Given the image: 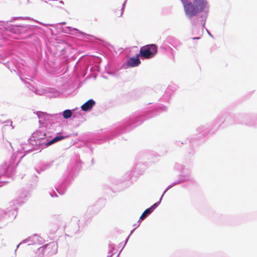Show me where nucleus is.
I'll list each match as a JSON object with an SVG mask.
<instances>
[{"instance_id":"nucleus-1","label":"nucleus","mask_w":257,"mask_h":257,"mask_svg":"<svg viewBox=\"0 0 257 257\" xmlns=\"http://www.w3.org/2000/svg\"><path fill=\"white\" fill-rule=\"evenodd\" d=\"M167 107L163 104H158L143 113H134L129 117L125 118L115 127V130L111 133L99 137L94 141L95 143L101 144L104 141L112 139L118 134L128 132L141 124L144 121L159 115L161 112L166 111Z\"/></svg>"},{"instance_id":"nucleus-2","label":"nucleus","mask_w":257,"mask_h":257,"mask_svg":"<svg viewBox=\"0 0 257 257\" xmlns=\"http://www.w3.org/2000/svg\"><path fill=\"white\" fill-rule=\"evenodd\" d=\"M180 1L183 5L186 17L193 26V35L200 36L192 38V39L199 40L202 35L208 15V10H206L207 1L195 0L192 3L190 0H180Z\"/></svg>"},{"instance_id":"nucleus-3","label":"nucleus","mask_w":257,"mask_h":257,"mask_svg":"<svg viewBox=\"0 0 257 257\" xmlns=\"http://www.w3.org/2000/svg\"><path fill=\"white\" fill-rule=\"evenodd\" d=\"M50 137V133L46 131L45 127L43 126L33 133L31 138L33 139L35 143L37 144L39 146L43 145L45 147H48L66 138L67 136H64L61 134H58L55 137L49 140Z\"/></svg>"},{"instance_id":"nucleus-4","label":"nucleus","mask_w":257,"mask_h":257,"mask_svg":"<svg viewBox=\"0 0 257 257\" xmlns=\"http://www.w3.org/2000/svg\"><path fill=\"white\" fill-rule=\"evenodd\" d=\"M81 168V163L79 161L73 162L68 165L67 177L63 182L55 187L57 192L59 194L63 195L65 193L67 187L73 180V177L77 175Z\"/></svg>"},{"instance_id":"nucleus-5","label":"nucleus","mask_w":257,"mask_h":257,"mask_svg":"<svg viewBox=\"0 0 257 257\" xmlns=\"http://www.w3.org/2000/svg\"><path fill=\"white\" fill-rule=\"evenodd\" d=\"M229 116H231V114L227 112H223L218 116L212 123L201 125L198 127L196 132L197 135L199 136L198 137H204L211 132H213L218 129L221 124Z\"/></svg>"},{"instance_id":"nucleus-6","label":"nucleus","mask_w":257,"mask_h":257,"mask_svg":"<svg viewBox=\"0 0 257 257\" xmlns=\"http://www.w3.org/2000/svg\"><path fill=\"white\" fill-rule=\"evenodd\" d=\"M0 25V36L1 38L7 40L11 37V34L20 35L25 32L26 27L21 25H13L4 22L1 23Z\"/></svg>"},{"instance_id":"nucleus-7","label":"nucleus","mask_w":257,"mask_h":257,"mask_svg":"<svg viewBox=\"0 0 257 257\" xmlns=\"http://www.w3.org/2000/svg\"><path fill=\"white\" fill-rule=\"evenodd\" d=\"M187 180V179H183L181 180L180 181H179L178 182H174L169 185L164 190L163 192L162 196H161L159 201L155 203L153 205H152L151 207L149 208L146 209L144 212L142 213V215L140 217V220H143L145 219H146L149 215H150L154 210L160 204L161 201L162 200V198L164 195V194L171 188L179 184V183L183 181Z\"/></svg>"},{"instance_id":"nucleus-8","label":"nucleus","mask_w":257,"mask_h":257,"mask_svg":"<svg viewBox=\"0 0 257 257\" xmlns=\"http://www.w3.org/2000/svg\"><path fill=\"white\" fill-rule=\"evenodd\" d=\"M158 52V46L154 44L145 45L141 47L138 55L142 59H150L153 58Z\"/></svg>"},{"instance_id":"nucleus-9","label":"nucleus","mask_w":257,"mask_h":257,"mask_svg":"<svg viewBox=\"0 0 257 257\" xmlns=\"http://www.w3.org/2000/svg\"><path fill=\"white\" fill-rule=\"evenodd\" d=\"M58 245L55 242H51L43 245L38 248L40 257H43L45 254L46 256H50L57 252Z\"/></svg>"},{"instance_id":"nucleus-10","label":"nucleus","mask_w":257,"mask_h":257,"mask_svg":"<svg viewBox=\"0 0 257 257\" xmlns=\"http://www.w3.org/2000/svg\"><path fill=\"white\" fill-rule=\"evenodd\" d=\"M79 219L76 216L71 218L70 223L65 227L66 235L70 237L75 235L79 231Z\"/></svg>"},{"instance_id":"nucleus-11","label":"nucleus","mask_w":257,"mask_h":257,"mask_svg":"<svg viewBox=\"0 0 257 257\" xmlns=\"http://www.w3.org/2000/svg\"><path fill=\"white\" fill-rule=\"evenodd\" d=\"M174 169L182 173V174L178 176L179 179L176 182H178L181 180L186 179H187V180L183 181L180 182L179 183L180 184L183 182L191 181L192 180V177L191 176L190 170L188 168H186L184 165L178 163H176L174 165Z\"/></svg>"},{"instance_id":"nucleus-12","label":"nucleus","mask_w":257,"mask_h":257,"mask_svg":"<svg viewBox=\"0 0 257 257\" xmlns=\"http://www.w3.org/2000/svg\"><path fill=\"white\" fill-rule=\"evenodd\" d=\"M15 171V169L13 167L8 166L7 164L2 167L0 170V187L9 182L8 180L4 179V178H9L11 175L14 174Z\"/></svg>"},{"instance_id":"nucleus-13","label":"nucleus","mask_w":257,"mask_h":257,"mask_svg":"<svg viewBox=\"0 0 257 257\" xmlns=\"http://www.w3.org/2000/svg\"><path fill=\"white\" fill-rule=\"evenodd\" d=\"M41 149V147L35 143L32 138H30L27 141V143L21 144V149L20 151L21 153L27 154L35 150H40Z\"/></svg>"},{"instance_id":"nucleus-14","label":"nucleus","mask_w":257,"mask_h":257,"mask_svg":"<svg viewBox=\"0 0 257 257\" xmlns=\"http://www.w3.org/2000/svg\"><path fill=\"white\" fill-rule=\"evenodd\" d=\"M36 113L39 119V122L40 124H44L45 121L52 120L53 118L56 119L61 117V113L51 114L42 111H37Z\"/></svg>"},{"instance_id":"nucleus-15","label":"nucleus","mask_w":257,"mask_h":257,"mask_svg":"<svg viewBox=\"0 0 257 257\" xmlns=\"http://www.w3.org/2000/svg\"><path fill=\"white\" fill-rule=\"evenodd\" d=\"M43 240L42 238V237L38 236L37 234H34L32 236L28 237L26 239L23 240L21 243H20L17 246V248L16 249L15 251L17 250V248L22 243H28L29 245H30L36 243L41 244L43 243Z\"/></svg>"},{"instance_id":"nucleus-16","label":"nucleus","mask_w":257,"mask_h":257,"mask_svg":"<svg viewBox=\"0 0 257 257\" xmlns=\"http://www.w3.org/2000/svg\"><path fill=\"white\" fill-rule=\"evenodd\" d=\"M53 163V161H49L46 163H41L37 165L35 170L38 174H40L42 172L45 171L50 168Z\"/></svg>"},{"instance_id":"nucleus-17","label":"nucleus","mask_w":257,"mask_h":257,"mask_svg":"<svg viewBox=\"0 0 257 257\" xmlns=\"http://www.w3.org/2000/svg\"><path fill=\"white\" fill-rule=\"evenodd\" d=\"M140 55L138 54L136 56H133L127 60V65L130 67H135L138 66L141 63L139 58Z\"/></svg>"},{"instance_id":"nucleus-18","label":"nucleus","mask_w":257,"mask_h":257,"mask_svg":"<svg viewBox=\"0 0 257 257\" xmlns=\"http://www.w3.org/2000/svg\"><path fill=\"white\" fill-rule=\"evenodd\" d=\"M95 103V101L93 99H90L81 105V108L82 111H89L91 110Z\"/></svg>"},{"instance_id":"nucleus-19","label":"nucleus","mask_w":257,"mask_h":257,"mask_svg":"<svg viewBox=\"0 0 257 257\" xmlns=\"http://www.w3.org/2000/svg\"><path fill=\"white\" fill-rule=\"evenodd\" d=\"M8 217V222L14 219L17 215V211L15 209L5 210Z\"/></svg>"},{"instance_id":"nucleus-20","label":"nucleus","mask_w":257,"mask_h":257,"mask_svg":"<svg viewBox=\"0 0 257 257\" xmlns=\"http://www.w3.org/2000/svg\"><path fill=\"white\" fill-rule=\"evenodd\" d=\"M167 41L168 43L176 48L180 47L181 45V42L177 39L172 36L167 37Z\"/></svg>"},{"instance_id":"nucleus-21","label":"nucleus","mask_w":257,"mask_h":257,"mask_svg":"<svg viewBox=\"0 0 257 257\" xmlns=\"http://www.w3.org/2000/svg\"><path fill=\"white\" fill-rule=\"evenodd\" d=\"M0 221L2 223L3 226L6 225L8 222V217L5 210H0Z\"/></svg>"},{"instance_id":"nucleus-22","label":"nucleus","mask_w":257,"mask_h":257,"mask_svg":"<svg viewBox=\"0 0 257 257\" xmlns=\"http://www.w3.org/2000/svg\"><path fill=\"white\" fill-rule=\"evenodd\" d=\"M63 32L65 33L73 35L76 32H78V30L75 28H72L70 27H67L65 29L63 30Z\"/></svg>"},{"instance_id":"nucleus-23","label":"nucleus","mask_w":257,"mask_h":257,"mask_svg":"<svg viewBox=\"0 0 257 257\" xmlns=\"http://www.w3.org/2000/svg\"><path fill=\"white\" fill-rule=\"evenodd\" d=\"M62 114L65 119H69L72 115V110L69 109H65L62 112Z\"/></svg>"},{"instance_id":"nucleus-24","label":"nucleus","mask_w":257,"mask_h":257,"mask_svg":"<svg viewBox=\"0 0 257 257\" xmlns=\"http://www.w3.org/2000/svg\"><path fill=\"white\" fill-rule=\"evenodd\" d=\"M54 219L57 222V224L59 226L62 224V221L63 220V217L60 215H57L54 217Z\"/></svg>"},{"instance_id":"nucleus-25","label":"nucleus","mask_w":257,"mask_h":257,"mask_svg":"<svg viewBox=\"0 0 257 257\" xmlns=\"http://www.w3.org/2000/svg\"><path fill=\"white\" fill-rule=\"evenodd\" d=\"M115 248V245L113 243H109L108 244V254H113V251Z\"/></svg>"},{"instance_id":"nucleus-26","label":"nucleus","mask_w":257,"mask_h":257,"mask_svg":"<svg viewBox=\"0 0 257 257\" xmlns=\"http://www.w3.org/2000/svg\"><path fill=\"white\" fill-rule=\"evenodd\" d=\"M48 92L53 93L54 96H56L57 95H59V92L56 90L55 88H49Z\"/></svg>"},{"instance_id":"nucleus-27","label":"nucleus","mask_w":257,"mask_h":257,"mask_svg":"<svg viewBox=\"0 0 257 257\" xmlns=\"http://www.w3.org/2000/svg\"><path fill=\"white\" fill-rule=\"evenodd\" d=\"M133 171H131L130 172H128L126 175H125V177L124 179V181H125V180H129L131 178L132 176H133Z\"/></svg>"},{"instance_id":"nucleus-28","label":"nucleus","mask_w":257,"mask_h":257,"mask_svg":"<svg viewBox=\"0 0 257 257\" xmlns=\"http://www.w3.org/2000/svg\"><path fill=\"white\" fill-rule=\"evenodd\" d=\"M126 1L127 0H125L124 2H123V4H122V8H121V13H120V16L122 15L123 14V11H124V8H125V4L126 3Z\"/></svg>"},{"instance_id":"nucleus-29","label":"nucleus","mask_w":257,"mask_h":257,"mask_svg":"<svg viewBox=\"0 0 257 257\" xmlns=\"http://www.w3.org/2000/svg\"><path fill=\"white\" fill-rule=\"evenodd\" d=\"M23 20L24 19V18L23 17H14L12 18V21H15V20Z\"/></svg>"},{"instance_id":"nucleus-30","label":"nucleus","mask_w":257,"mask_h":257,"mask_svg":"<svg viewBox=\"0 0 257 257\" xmlns=\"http://www.w3.org/2000/svg\"><path fill=\"white\" fill-rule=\"evenodd\" d=\"M50 194L51 196L52 197L58 196L57 193L55 192H52V193H50Z\"/></svg>"},{"instance_id":"nucleus-31","label":"nucleus","mask_w":257,"mask_h":257,"mask_svg":"<svg viewBox=\"0 0 257 257\" xmlns=\"http://www.w3.org/2000/svg\"><path fill=\"white\" fill-rule=\"evenodd\" d=\"M249 125H252L255 127H257V117L255 118V119L253 123H252L251 124H249Z\"/></svg>"},{"instance_id":"nucleus-32","label":"nucleus","mask_w":257,"mask_h":257,"mask_svg":"<svg viewBox=\"0 0 257 257\" xmlns=\"http://www.w3.org/2000/svg\"><path fill=\"white\" fill-rule=\"evenodd\" d=\"M16 202L17 203V204H19L20 205L22 204H23L24 203L25 201H23V200H16Z\"/></svg>"},{"instance_id":"nucleus-33","label":"nucleus","mask_w":257,"mask_h":257,"mask_svg":"<svg viewBox=\"0 0 257 257\" xmlns=\"http://www.w3.org/2000/svg\"><path fill=\"white\" fill-rule=\"evenodd\" d=\"M28 195H29V194L27 193L25 194L24 195H22L21 196V198H22L23 196H24V198H25V200H27L26 198H27L28 197Z\"/></svg>"},{"instance_id":"nucleus-34","label":"nucleus","mask_w":257,"mask_h":257,"mask_svg":"<svg viewBox=\"0 0 257 257\" xmlns=\"http://www.w3.org/2000/svg\"><path fill=\"white\" fill-rule=\"evenodd\" d=\"M129 237H130V235H128L127 236V237L125 239V241H124V245L126 244V243L127 242L128 240V239H129Z\"/></svg>"},{"instance_id":"nucleus-35","label":"nucleus","mask_w":257,"mask_h":257,"mask_svg":"<svg viewBox=\"0 0 257 257\" xmlns=\"http://www.w3.org/2000/svg\"><path fill=\"white\" fill-rule=\"evenodd\" d=\"M170 89V87L167 88V89L166 91V93H168Z\"/></svg>"},{"instance_id":"nucleus-36","label":"nucleus","mask_w":257,"mask_h":257,"mask_svg":"<svg viewBox=\"0 0 257 257\" xmlns=\"http://www.w3.org/2000/svg\"><path fill=\"white\" fill-rule=\"evenodd\" d=\"M206 31L207 32L208 35L210 36H212V35L211 34V33L208 31V30L206 29Z\"/></svg>"},{"instance_id":"nucleus-37","label":"nucleus","mask_w":257,"mask_h":257,"mask_svg":"<svg viewBox=\"0 0 257 257\" xmlns=\"http://www.w3.org/2000/svg\"><path fill=\"white\" fill-rule=\"evenodd\" d=\"M3 225L2 224V223L1 222V221H0V228H2L3 227Z\"/></svg>"},{"instance_id":"nucleus-38","label":"nucleus","mask_w":257,"mask_h":257,"mask_svg":"<svg viewBox=\"0 0 257 257\" xmlns=\"http://www.w3.org/2000/svg\"><path fill=\"white\" fill-rule=\"evenodd\" d=\"M59 3H60V4H64V2H63V1H59Z\"/></svg>"},{"instance_id":"nucleus-39","label":"nucleus","mask_w":257,"mask_h":257,"mask_svg":"<svg viewBox=\"0 0 257 257\" xmlns=\"http://www.w3.org/2000/svg\"><path fill=\"white\" fill-rule=\"evenodd\" d=\"M112 254H108L107 257H112Z\"/></svg>"},{"instance_id":"nucleus-40","label":"nucleus","mask_w":257,"mask_h":257,"mask_svg":"<svg viewBox=\"0 0 257 257\" xmlns=\"http://www.w3.org/2000/svg\"><path fill=\"white\" fill-rule=\"evenodd\" d=\"M65 24H66V22H62V23H60V25H65Z\"/></svg>"},{"instance_id":"nucleus-41","label":"nucleus","mask_w":257,"mask_h":257,"mask_svg":"<svg viewBox=\"0 0 257 257\" xmlns=\"http://www.w3.org/2000/svg\"><path fill=\"white\" fill-rule=\"evenodd\" d=\"M135 230V229H133L131 232V233L129 235L130 236L132 234L133 232L134 231V230Z\"/></svg>"},{"instance_id":"nucleus-42","label":"nucleus","mask_w":257,"mask_h":257,"mask_svg":"<svg viewBox=\"0 0 257 257\" xmlns=\"http://www.w3.org/2000/svg\"><path fill=\"white\" fill-rule=\"evenodd\" d=\"M91 162H92V164H93V159L92 160Z\"/></svg>"},{"instance_id":"nucleus-43","label":"nucleus","mask_w":257,"mask_h":257,"mask_svg":"<svg viewBox=\"0 0 257 257\" xmlns=\"http://www.w3.org/2000/svg\"><path fill=\"white\" fill-rule=\"evenodd\" d=\"M170 49L172 51H173V49H172L171 48L169 47Z\"/></svg>"},{"instance_id":"nucleus-44","label":"nucleus","mask_w":257,"mask_h":257,"mask_svg":"<svg viewBox=\"0 0 257 257\" xmlns=\"http://www.w3.org/2000/svg\"><path fill=\"white\" fill-rule=\"evenodd\" d=\"M90 149L92 151V149L91 147H90Z\"/></svg>"},{"instance_id":"nucleus-45","label":"nucleus","mask_w":257,"mask_h":257,"mask_svg":"<svg viewBox=\"0 0 257 257\" xmlns=\"http://www.w3.org/2000/svg\"><path fill=\"white\" fill-rule=\"evenodd\" d=\"M87 145V147H89V144Z\"/></svg>"}]
</instances>
